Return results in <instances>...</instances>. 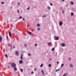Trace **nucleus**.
<instances>
[{
    "mask_svg": "<svg viewBox=\"0 0 76 76\" xmlns=\"http://www.w3.org/2000/svg\"><path fill=\"white\" fill-rule=\"evenodd\" d=\"M11 66L12 67V68H13L15 67H16V65L14 63H12L11 64Z\"/></svg>",
    "mask_w": 76,
    "mask_h": 76,
    "instance_id": "1",
    "label": "nucleus"
},
{
    "mask_svg": "<svg viewBox=\"0 0 76 76\" xmlns=\"http://www.w3.org/2000/svg\"><path fill=\"white\" fill-rule=\"evenodd\" d=\"M54 38L55 40H58V39H59V38L58 37L56 36H54Z\"/></svg>",
    "mask_w": 76,
    "mask_h": 76,
    "instance_id": "2",
    "label": "nucleus"
},
{
    "mask_svg": "<svg viewBox=\"0 0 76 76\" xmlns=\"http://www.w3.org/2000/svg\"><path fill=\"white\" fill-rule=\"evenodd\" d=\"M2 41V37L0 36V42H1Z\"/></svg>",
    "mask_w": 76,
    "mask_h": 76,
    "instance_id": "3",
    "label": "nucleus"
},
{
    "mask_svg": "<svg viewBox=\"0 0 76 76\" xmlns=\"http://www.w3.org/2000/svg\"><path fill=\"white\" fill-rule=\"evenodd\" d=\"M61 45L62 47H65V44H64V43H62L61 44Z\"/></svg>",
    "mask_w": 76,
    "mask_h": 76,
    "instance_id": "4",
    "label": "nucleus"
},
{
    "mask_svg": "<svg viewBox=\"0 0 76 76\" xmlns=\"http://www.w3.org/2000/svg\"><path fill=\"white\" fill-rule=\"evenodd\" d=\"M15 54L17 56H19V52H18V51H17L16 52Z\"/></svg>",
    "mask_w": 76,
    "mask_h": 76,
    "instance_id": "5",
    "label": "nucleus"
},
{
    "mask_svg": "<svg viewBox=\"0 0 76 76\" xmlns=\"http://www.w3.org/2000/svg\"><path fill=\"white\" fill-rule=\"evenodd\" d=\"M9 34L10 37H12V34H11V33H10V31L9 32Z\"/></svg>",
    "mask_w": 76,
    "mask_h": 76,
    "instance_id": "6",
    "label": "nucleus"
},
{
    "mask_svg": "<svg viewBox=\"0 0 76 76\" xmlns=\"http://www.w3.org/2000/svg\"><path fill=\"white\" fill-rule=\"evenodd\" d=\"M14 69L15 71H16V70H17V68H16V66L14 67Z\"/></svg>",
    "mask_w": 76,
    "mask_h": 76,
    "instance_id": "7",
    "label": "nucleus"
},
{
    "mask_svg": "<svg viewBox=\"0 0 76 76\" xmlns=\"http://www.w3.org/2000/svg\"><path fill=\"white\" fill-rule=\"evenodd\" d=\"M19 62H20V64H21V63H23V62L22 60L20 61Z\"/></svg>",
    "mask_w": 76,
    "mask_h": 76,
    "instance_id": "8",
    "label": "nucleus"
},
{
    "mask_svg": "<svg viewBox=\"0 0 76 76\" xmlns=\"http://www.w3.org/2000/svg\"><path fill=\"white\" fill-rule=\"evenodd\" d=\"M59 24L60 25H61L63 24V23H62V22L60 21L59 23Z\"/></svg>",
    "mask_w": 76,
    "mask_h": 76,
    "instance_id": "9",
    "label": "nucleus"
},
{
    "mask_svg": "<svg viewBox=\"0 0 76 76\" xmlns=\"http://www.w3.org/2000/svg\"><path fill=\"white\" fill-rule=\"evenodd\" d=\"M69 66H70V67H73V65H72V64H70Z\"/></svg>",
    "mask_w": 76,
    "mask_h": 76,
    "instance_id": "10",
    "label": "nucleus"
},
{
    "mask_svg": "<svg viewBox=\"0 0 76 76\" xmlns=\"http://www.w3.org/2000/svg\"><path fill=\"white\" fill-rule=\"evenodd\" d=\"M37 26H39V27H40L41 26V25L39 24H38L37 25Z\"/></svg>",
    "mask_w": 76,
    "mask_h": 76,
    "instance_id": "11",
    "label": "nucleus"
},
{
    "mask_svg": "<svg viewBox=\"0 0 76 76\" xmlns=\"http://www.w3.org/2000/svg\"><path fill=\"white\" fill-rule=\"evenodd\" d=\"M41 73L42 74V75H44V72L42 70Z\"/></svg>",
    "mask_w": 76,
    "mask_h": 76,
    "instance_id": "12",
    "label": "nucleus"
},
{
    "mask_svg": "<svg viewBox=\"0 0 76 76\" xmlns=\"http://www.w3.org/2000/svg\"><path fill=\"white\" fill-rule=\"evenodd\" d=\"M71 4L72 5H73V4H74V3L73 2L71 1Z\"/></svg>",
    "mask_w": 76,
    "mask_h": 76,
    "instance_id": "13",
    "label": "nucleus"
},
{
    "mask_svg": "<svg viewBox=\"0 0 76 76\" xmlns=\"http://www.w3.org/2000/svg\"><path fill=\"white\" fill-rule=\"evenodd\" d=\"M6 37L7 38V40H8V39H9V37H8V36H7V35H6Z\"/></svg>",
    "mask_w": 76,
    "mask_h": 76,
    "instance_id": "14",
    "label": "nucleus"
},
{
    "mask_svg": "<svg viewBox=\"0 0 76 76\" xmlns=\"http://www.w3.org/2000/svg\"><path fill=\"white\" fill-rule=\"evenodd\" d=\"M5 56L6 58H7L8 56H7V54H5Z\"/></svg>",
    "mask_w": 76,
    "mask_h": 76,
    "instance_id": "15",
    "label": "nucleus"
},
{
    "mask_svg": "<svg viewBox=\"0 0 76 76\" xmlns=\"http://www.w3.org/2000/svg\"><path fill=\"white\" fill-rule=\"evenodd\" d=\"M29 35H31L32 34V33L31 32H29L28 33Z\"/></svg>",
    "mask_w": 76,
    "mask_h": 76,
    "instance_id": "16",
    "label": "nucleus"
},
{
    "mask_svg": "<svg viewBox=\"0 0 76 76\" xmlns=\"http://www.w3.org/2000/svg\"><path fill=\"white\" fill-rule=\"evenodd\" d=\"M73 12H72V13H71V16H73Z\"/></svg>",
    "mask_w": 76,
    "mask_h": 76,
    "instance_id": "17",
    "label": "nucleus"
},
{
    "mask_svg": "<svg viewBox=\"0 0 76 76\" xmlns=\"http://www.w3.org/2000/svg\"><path fill=\"white\" fill-rule=\"evenodd\" d=\"M37 30L38 31H40V28H38Z\"/></svg>",
    "mask_w": 76,
    "mask_h": 76,
    "instance_id": "18",
    "label": "nucleus"
},
{
    "mask_svg": "<svg viewBox=\"0 0 76 76\" xmlns=\"http://www.w3.org/2000/svg\"><path fill=\"white\" fill-rule=\"evenodd\" d=\"M54 50V48H53V49H52V50L53 51Z\"/></svg>",
    "mask_w": 76,
    "mask_h": 76,
    "instance_id": "19",
    "label": "nucleus"
},
{
    "mask_svg": "<svg viewBox=\"0 0 76 76\" xmlns=\"http://www.w3.org/2000/svg\"><path fill=\"white\" fill-rule=\"evenodd\" d=\"M61 67H63L64 66V64H62L61 65Z\"/></svg>",
    "mask_w": 76,
    "mask_h": 76,
    "instance_id": "20",
    "label": "nucleus"
},
{
    "mask_svg": "<svg viewBox=\"0 0 76 76\" xmlns=\"http://www.w3.org/2000/svg\"><path fill=\"white\" fill-rule=\"evenodd\" d=\"M51 64H49V67H51Z\"/></svg>",
    "mask_w": 76,
    "mask_h": 76,
    "instance_id": "21",
    "label": "nucleus"
},
{
    "mask_svg": "<svg viewBox=\"0 0 76 76\" xmlns=\"http://www.w3.org/2000/svg\"><path fill=\"white\" fill-rule=\"evenodd\" d=\"M20 71H21L22 72H23V69H20Z\"/></svg>",
    "mask_w": 76,
    "mask_h": 76,
    "instance_id": "22",
    "label": "nucleus"
},
{
    "mask_svg": "<svg viewBox=\"0 0 76 76\" xmlns=\"http://www.w3.org/2000/svg\"><path fill=\"white\" fill-rule=\"evenodd\" d=\"M63 76H67V75L66 74H64Z\"/></svg>",
    "mask_w": 76,
    "mask_h": 76,
    "instance_id": "23",
    "label": "nucleus"
},
{
    "mask_svg": "<svg viewBox=\"0 0 76 76\" xmlns=\"http://www.w3.org/2000/svg\"><path fill=\"white\" fill-rule=\"evenodd\" d=\"M48 9H49V10H50V7L49 6H48Z\"/></svg>",
    "mask_w": 76,
    "mask_h": 76,
    "instance_id": "24",
    "label": "nucleus"
},
{
    "mask_svg": "<svg viewBox=\"0 0 76 76\" xmlns=\"http://www.w3.org/2000/svg\"><path fill=\"white\" fill-rule=\"evenodd\" d=\"M1 3L2 4H4V2H2Z\"/></svg>",
    "mask_w": 76,
    "mask_h": 76,
    "instance_id": "25",
    "label": "nucleus"
},
{
    "mask_svg": "<svg viewBox=\"0 0 76 76\" xmlns=\"http://www.w3.org/2000/svg\"><path fill=\"white\" fill-rule=\"evenodd\" d=\"M42 66H43V64H42L40 66V67H42Z\"/></svg>",
    "mask_w": 76,
    "mask_h": 76,
    "instance_id": "26",
    "label": "nucleus"
},
{
    "mask_svg": "<svg viewBox=\"0 0 76 76\" xmlns=\"http://www.w3.org/2000/svg\"><path fill=\"white\" fill-rule=\"evenodd\" d=\"M30 9V7H29L28 8H27V10H29Z\"/></svg>",
    "mask_w": 76,
    "mask_h": 76,
    "instance_id": "27",
    "label": "nucleus"
},
{
    "mask_svg": "<svg viewBox=\"0 0 76 76\" xmlns=\"http://www.w3.org/2000/svg\"><path fill=\"white\" fill-rule=\"evenodd\" d=\"M35 47H37V44H35Z\"/></svg>",
    "mask_w": 76,
    "mask_h": 76,
    "instance_id": "28",
    "label": "nucleus"
},
{
    "mask_svg": "<svg viewBox=\"0 0 76 76\" xmlns=\"http://www.w3.org/2000/svg\"><path fill=\"white\" fill-rule=\"evenodd\" d=\"M24 46H25V47H26L27 46V45H26L25 44L24 45Z\"/></svg>",
    "mask_w": 76,
    "mask_h": 76,
    "instance_id": "29",
    "label": "nucleus"
},
{
    "mask_svg": "<svg viewBox=\"0 0 76 76\" xmlns=\"http://www.w3.org/2000/svg\"><path fill=\"white\" fill-rule=\"evenodd\" d=\"M45 15H43V18H45Z\"/></svg>",
    "mask_w": 76,
    "mask_h": 76,
    "instance_id": "30",
    "label": "nucleus"
},
{
    "mask_svg": "<svg viewBox=\"0 0 76 76\" xmlns=\"http://www.w3.org/2000/svg\"><path fill=\"white\" fill-rule=\"evenodd\" d=\"M22 17H21V16H20L19 18H20V19H22Z\"/></svg>",
    "mask_w": 76,
    "mask_h": 76,
    "instance_id": "31",
    "label": "nucleus"
},
{
    "mask_svg": "<svg viewBox=\"0 0 76 76\" xmlns=\"http://www.w3.org/2000/svg\"><path fill=\"white\" fill-rule=\"evenodd\" d=\"M60 70V69H59L58 70H56V71L57 72V71H59V70Z\"/></svg>",
    "mask_w": 76,
    "mask_h": 76,
    "instance_id": "32",
    "label": "nucleus"
},
{
    "mask_svg": "<svg viewBox=\"0 0 76 76\" xmlns=\"http://www.w3.org/2000/svg\"><path fill=\"white\" fill-rule=\"evenodd\" d=\"M50 42H49L48 43V45H50Z\"/></svg>",
    "mask_w": 76,
    "mask_h": 76,
    "instance_id": "33",
    "label": "nucleus"
},
{
    "mask_svg": "<svg viewBox=\"0 0 76 76\" xmlns=\"http://www.w3.org/2000/svg\"><path fill=\"white\" fill-rule=\"evenodd\" d=\"M21 57H23V55L22 54H21Z\"/></svg>",
    "mask_w": 76,
    "mask_h": 76,
    "instance_id": "34",
    "label": "nucleus"
},
{
    "mask_svg": "<svg viewBox=\"0 0 76 76\" xmlns=\"http://www.w3.org/2000/svg\"><path fill=\"white\" fill-rule=\"evenodd\" d=\"M21 60H22L23 59V57H21V58H20Z\"/></svg>",
    "mask_w": 76,
    "mask_h": 76,
    "instance_id": "35",
    "label": "nucleus"
},
{
    "mask_svg": "<svg viewBox=\"0 0 76 76\" xmlns=\"http://www.w3.org/2000/svg\"><path fill=\"white\" fill-rule=\"evenodd\" d=\"M23 20L24 21H25V19L24 18H23Z\"/></svg>",
    "mask_w": 76,
    "mask_h": 76,
    "instance_id": "36",
    "label": "nucleus"
},
{
    "mask_svg": "<svg viewBox=\"0 0 76 76\" xmlns=\"http://www.w3.org/2000/svg\"><path fill=\"white\" fill-rule=\"evenodd\" d=\"M18 5H19V4H20V3L19 2H18Z\"/></svg>",
    "mask_w": 76,
    "mask_h": 76,
    "instance_id": "37",
    "label": "nucleus"
},
{
    "mask_svg": "<svg viewBox=\"0 0 76 76\" xmlns=\"http://www.w3.org/2000/svg\"><path fill=\"white\" fill-rule=\"evenodd\" d=\"M50 6H53V4L52 3L50 4Z\"/></svg>",
    "mask_w": 76,
    "mask_h": 76,
    "instance_id": "38",
    "label": "nucleus"
},
{
    "mask_svg": "<svg viewBox=\"0 0 76 76\" xmlns=\"http://www.w3.org/2000/svg\"><path fill=\"white\" fill-rule=\"evenodd\" d=\"M28 56H31V54L30 53L28 54Z\"/></svg>",
    "mask_w": 76,
    "mask_h": 76,
    "instance_id": "39",
    "label": "nucleus"
},
{
    "mask_svg": "<svg viewBox=\"0 0 76 76\" xmlns=\"http://www.w3.org/2000/svg\"><path fill=\"white\" fill-rule=\"evenodd\" d=\"M34 71L35 72L36 71V69L35 68L34 69Z\"/></svg>",
    "mask_w": 76,
    "mask_h": 76,
    "instance_id": "40",
    "label": "nucleus"
},
{
    "mask_svg": "<svg viewBox=\"0 0 76 76\" xmlns=\"http://www.w3.org/2000/svg\"><path fill=\"white\" fill-rule=\"evenodd\" d=\"M18 13H19V10L18 11Z\"/></svg>",
    "mask_w": 76,
    "mask_h": 76,
    "instance_id": "41",
    "label": "nucleus"
},
{
    "mask_svg": "<svg viewBox=\"0 0 76 76\" xmlns=\"http://www.w3.org/2000/svg\"><path fill=\"white\" fill-rule=\"evenodd\" d=\"M69 60H71V58H69Z\"/></svg>",
    "mask_w": 76,
    "mask_h": 76,
    "instance_id": "42",
    "label": "nucleus"
},
{
    "mask_svg": "<svg viewBox=\"0 0 76 76\" xmlns=\"http://www.w3.org/2000/svg\"><path fill=\"white\" fill-rule=\"evenodd\" d=\"M13 48H15V46H13Z\"/></svg>",
    "mask_w": 76,
    "mask_h": 76,
    "instance_id": "43",
    "label": "nucleus"
},
{
    "mask_svg": "<svg viewBox=\"0 0 76 76\" xmlns=\"http://www.w3.org/2000/svg\"><path fill=\"white\" fill-rule=\"evenodd\" d=\"M57 64H58V63H59V62H57Z\"/></svg>",
    "mask_w": 76,
    "mask_h": 76,
    "instance_id": "44",
    "label": "nucleus"
},
{
    "mask_svg": "<svg viewBox=\"0 0 76 76\" xmlns=\"http://www.w3.org/2000/svg\"><path fill=\"white\" fill-rule=\"evenodd\" d=\"M13 2H14L13 1H12V4H13Z\"/></svg>",
    "mask_w": 76,
    "mask_h": 76,
    "instance_id": "45",
    "label": "nucleus"
},
{
    "mask_svg": "<svg viewBox=\"0 0 76 76\" xmlns=\"http://www.w3.org/2000/svg\"><path fill=\"white\" fill-rule=\"evenodd\" d=\"M62 1H64V0H61Z\"/></svg>",
    "mask_w": 76,
    "mask_h": 76,
    "instance_id": "46",
    "label": "nucleus"
},
{
    "mask_svg": "<svg viewBox=\"0 0 76 76\" xmlns=\"http://www.w3.org/2000/svg\"><path fill=\"white\" fill-rule=\"evenodd\" d=\"M63 13H64V11H63Z\"/></svg>",
    "mask_w": 76,
    "mask_h": 76,
    "instance_id": "47",
    "label": "nucleus"
},
{
    "mask_svg": "<svg viewBox=\"0 0 76 76\" xmlns=\"http://www.w3.org/2000/svg\"><path fill=\"white\" fill-rule=\"evenodd\" d=\"M31 73H32L33 74V73H34V72H32Z\"/></svg>",
    "mask_w": 76,
    "mask_h": 76,
    "instance_id": "48",
    "label": "nucleus"
},
{
    "mask_svg": "<svg viewBox=\"0 0 76 76\" xmlns=\"http://www.w3.org/2000/svg\"><path fill=\"white\" fill-rule=\"evenodd\" d=\"M57 13H58V12H57Z\"/></svg>",
    "mask_w": 76,
    "mask_h": 76,
    "instance_id": "49",
    "label": "nucleus"
},
{
    "mask_svg": "<svg viewBox=\"0 0 76 76\" xmlns=\"http://www.w3.org/2000/svg\"><path fill=\"white\" fill-rule=\"evenodd\" d=\"M12 47H11V49H12Z\"/></svg>",
    "mask_w": 76,
    "mask_h": 76,
    "instance_id": "50",
    "label": "nucleus"
},
{
    "mask_svg": "<svg viewBox=\"0 0 76 76\" xmlns=\"http://www.w3.org/2000/svg\"><path fill=\"white\" fill-rule=\"evenodd\" d=\"M50 60H51V59H50Z\"/></svg>",
    "mask_w": 76,
    "mask_h": 76,
    "instance_id": "51",
    "label": "nucleus"
}]
</instances>
